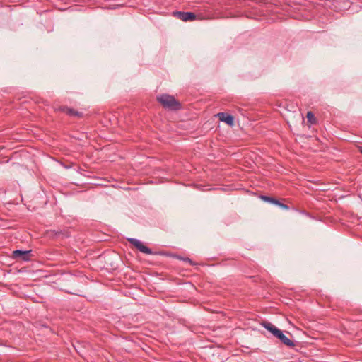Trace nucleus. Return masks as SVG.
I'll return each instance as SVG.
<instances>
[{
	"label": "nucleus",
	"mask_w": 362,
	"mask_h": 362,
	"mask_svg": "<svg viewBox=\"0 0 362 362\" xmlns=\"http://www.w3.org/2000/svg\"><path fill=\"white\" fill-rule=\"evenodd\" d=\"M173 15L179 19H181V11H176L173 13Z\"/></svg>",
	"instance_id": "13"
},
{
	"label": "nucleus",
	"mask_w": 362,
	"mask_h": 362,
	"mask_svg": "<svg viewBox=\"0 0 362 362\" xmlns=\"http://www.w3.org/2000/svg\"><path fill=\"white\" fill-rule=\"evenodd\" d=\"M156 100L163 108L168 110H178L181 107L180 102L174 96L167 93L158 95Z\"/></svg>",
	"instance_id": "1"
},
{
	"label": "nucleus",
	"mask_w": 362,
	"mask_h": 362,
	"mask_svg": "<svg viewBox=\"0 0 362 362\" xmlns=\"http://www.w3.org/2000/svg\"><path fill=\"white\" fill-rule=\"evenodd\" d=\"M128 241L130 244L134 245L138 250L140 252L146 254V255H153V252L151 250V248L148 247L147 246L144 245L143 243H141L139 240L136 238H128Z\"/></svg>",
	"instance_id": "3"
},
{
	"label": "nucleus",
	"mask_w": 362,
	"mask_h": 362,
	"mask_svg": "<svg viewBox=\"0 0 362 362\" xmlns=\"http://www.w3.org/2000/svg\"><path fill=\"white\" fill-rule=\"evenodd\" d=\"M358 151L362 154V146H358Z\"/></svg>",
	"instance_id": "14"
},
{
	"label": "nucleus",
	"mask_w": 362,
	"mask_h": 362,
	"mask_svg": "<svg viewBox=\"0 0 362 362\" xmlns=\"http://www.w3.org/2000/svg\"><path fill=\"white\" fill-rule=\"evenodd\" d=\"M306 117L308 122L312 124H315L317 122L316 118L312 112H308Z\"/></svg>",
	"instance_id": "9"
},
{
	"label": "nucleus",
	"mask_w": 362,
	"mask_h": 362,
	"mask_svg": "<svg viewBox=\"0 0 362 362\" xmlns=\"http://www.w3.org/2000/svg\"><path fill=\"white\" fill-rule=\"evenodd\" d=\"M260 198L262 200L272 204H275V203H277V199L274 197H271L266 195H261Z\"/></svg>",
	"instance_id": "8"
},
{
	"label": "nucleus",
	"mask_w": 362,
	"mask_h": 362,
	"mask_svg": "<svg viewBox=\"0 0 362 362\" xmlns=\"http://www.w3.org/2000/svg\"><path fill=\"white\" fill-rule=\"evenodd\" d=\"M217 116L218 117V119L221 122H224L230 126L233 125L234 117L232 115H228L226 112H219V113H218Z\"/></svg>",
	"instance_id": "6"
},
{
	"label": "nucleus",
	"mask_w": 362,
	"mask_h": 362,
	"mask_svg": "<svg viewBox=\"0 0 362 362\" xmlns=\"http://www.w3.org/2000/svg\"><path fill=\"white\" fill-rule=\"evenodd\" d=\"M262 325L268 331H269L274 336L278 338L284 344L289 346L293 347L295 346L294 343L291 339L288 338L281 330L278 329L276 327L273 325L272 323L268 322H263Z\"/></svg>",
	"instance_id": "2"
},
{
	"label": "nucleus",
	"mask_w": 362,
	"mask_h": 362,
	"mask_svg": "<svg viewBox=\"0 0 362 362\" xmlns=\"http://www.w3.org/2000/svg\"><path fill=\"white\" fill-rule=\"evenodd\" d=\"M58 110L63 112L66 113V115L71 116V117H83V112H78L73 108L69 107L67 106H61L59 107Z\"/></svg>",
	"instance_id": "5"
},
{
	"label": "nucleus",
	"mask_w": 362,
	"mask_h": 362,
	"mask_svg": "<svg viewBox=\"0 0 362 362\" xmlns=\"http://www.w3.org/2000/svg\"><path fill=\"white\" fill-rule=\"evenodd\" d=\"M182 263H189V264H192V265H194V264H194V263H193V262H192L190 259H189V258H184V257H182Z\"/></svg>",
	"instance_id": "12"
},
{
	"label": "nucleus",
	"mask_w": 362,
	"mask_h": 362,
	"mask_svg": "<svg viewBox=\"0 0 362 362\" xmlns=\"http://www.w3.org/2000/svg\"><path fill=\"white\" fill-rule=\"evenodd\" d=\"M31 250H16L12 252V258L18 261L28 262L30 259V254Z\"/></svg>",
	"instance_id": "4"
},
{
	"label": "nucleus",
	"mask_w": 362,
	"mask_h": 362,
	"mask_svg": "<svg viewBox=\"0 0 362 362\" xmlns=\"http://www.w3.org/2000/svg\"><path fill=\"white\" fill-rule=\"evenodd\" d=\"M182 290H195V288L189 282H185L182 280Z\"/></svg>",
	"instance_id": "10"
},
{
	"label": "nucleus",
	"mask_w": 362,
	"mask_h": 362,
	"mask_svg": "<svg viewBox=\"0 0 362 362\" xmlns=\"http://www.w3.org/2000/svg\"><path fill=\"white\" fill-rule=\"evenodd\" d=\"M275 205L279 206L283 209H288V206L286 204L280 202L279 200H277V203H275Z\"/></svg>",
	"instance_id": "11"
},
{
	"label": "nucleus",
	"mask_w": 362,
	"mask_h": 362,
	"mask_svg": "<svg viewBox=\"0 0 362 362\" xmlns=\"http://www.w3.org/2000/svg\"><path fill=\"white\" fill-rule=\"evenodd\" d=\"M196 18V15L192 12L182 11V21H191Z\"/></svg>",
	"instance_id": "7"
}]
</instances>
